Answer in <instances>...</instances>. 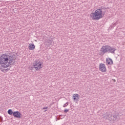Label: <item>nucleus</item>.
Instances as JSON below:
<instances>
[{
	"mask_svg": "<svg viewBox=\"0 0 125 125\" xmlns=\"http://www.w3.org/2000/svg\"><path fill=\"white\" fill-rule=\"evenodd\" d=\"M16 60V58L10 54L5 53L2 54L0 57V70L3 72L5 68H7L10 65H12L15 62ZM2 68H4V69Z\"/></svg>",
	"mask_w": 125,
	"mask_h": 125,
	"instance_id": "nucleus-1",
	"label": "nucleus"
},
{
	"mask_svg": "<svg viewBox=\"0 0 125 125\" xmlns=\"http://www.w3.org/2000/svg\"><path fill=\"white\" fill-rule=\"evenodd\" d=\"M102 9H104L103 7H101V9H98L94 13L90 14V17L92 20H99L102 18Z\"/></svg>",
	"mask_w": 125,
	"mask_h": 125,
	"instance_id": "nucleus-2",
	"label": "nucleus"
},
{
	"mask_svg": "<svg viewBox=\"0 0 125 125\" xmlns=\"http://www.w3.org/2000/svg\"><path fill=\"white\" fill-rule=\"evenodd\" d=\"M105 119L111 122V123H115L120 120V117L118 114H114L113 115L112 114H107L104 116Z\"/></svg>",
	"mask_w": 125,
	"mask_h": 125,
	"instance_id": "nucleus-3",
	"label": "nucleus"
},
{
	"mask_svg": "<svg viewBox=\"0 0 125 125\" xmlns=\"http://www.w3.org/2000/svg\"><path fill=\"white\" fill-rule=\"evenodd\" d=\"M33 67L35 68V70L39 71L42 69V63L40 61H35L33 63Z\"/></svg>",
	"mask_w": 125,
	"mask_h": 125,
	"instance_id": "nucleus-4",
	"label": "nucleus"
},
{
	"mask_svg": "<svg viewBox=\"0 0 125 125\" xmlns=\"http://www.w3.org/2000/svg\"><path fill=\"white\" fill-rule=\"evenodd\" d=\"M108 47L109 45H105V46H103L102 48L100 49V55H104L105 53H107V52H108Z\"/></svg>",
	"mask_w": 125,
	"mask_h": 125,
	"instance_id": "nucleus-5",
	"label": "nucleus"
},
{
	"mask_svg": "<svg viewBox=\"0 0 125 125\" xmlns=\"http://www.w3.org/2000/svg\"><path fill=\"white\" fill-rule=\"evenodd\" d=\"M73 101L76 103H78L80 100V95L78 94H74L73 96Z\"/></svg>",
	"mask_w": 125,
	"mask_h": 125,
	"instance_id": "nucleus-6",
	"label": "nucleus"
},
{
	"mask_svg": "<svg viewBox=\"0 0 125 125\" xmlns=\"http://www.w3.org/2000/svg\"><path fill=\"white\" fill-rule=\"evenodd\" d=\"M117 50V49L115 47H111L108 45V53H111L112 54H115V51Z\"/></svg>",
	"mask_w": 125,
	"mask_h": 125,
	"instance_id": "nucleus-7",
	"label": "nucleus"
},
{
	"mask_svg": "<svg viewBox=\"0 0 125 125\" xmlns=\"http://www.w3.org/2000/svg\"><path fill=\"white\" fill-rule=\"evenodd\" d=\"M99 70L102 72H106V66L104 63H101L99 65Z\"/></svg>",
	"mask_w": 125,
	"mask_h": 125,
	"instance_id": "nucleus-8",
	"label": "nucleus"
},
{
	"mask_svg": "<svg viewBox=\"0 0 125 125\" xmlns=\"http://www.w3.org/2000/svg\"><path fill=\"white\" fill-rule=\"evenodd\" d=\"M13 115L15 118H21V113L19 111L14 112Z\"/></svg>",
	"mask_w": 125,
	"mask_h": 125,
	"instance_id": "nucleus-9",
	"label": "nucleus"
},
{
	"mask_svg": "<svg viewBox=\"0 0 125 125\" xmlns=\"http://www.w3.org/2000/svg\"><path fill=\"white\" fill-rule=\"evenodd\" d=\"M46 42L49 46H50V45H52V44H53V40L46 39Z\"/></svg>",
	"mask_w": 125,
	"mask_h": 125,
	"instance_id": "nucleus-10",
	"label": "nucleus"
},
{
	"mask_svg": "<svg viewBox=\"0 0 125 125\" xmlns=\"http://www.w3.org/2000/svg\"><path fill=\"white\" fill-rule=\"evenodd\" d=\"M106 61V64H108V65H113V60L111 58H107Z\"/></svg>",
	"mask_w": 125,
	"mask_h": 125,
	"instance_id": "nucleus-11",
	"label": "nucleus"
},
{
	"mask_svg": "<svg viewBox=\"0 0 125 125\" xmlns=\"http://www.w3.org/2000/svg\"><path fill=\"white\" fill-rule=\"evenodd\" d=\"M30 50H34L35 49V45L33 43H30L28 46Z\"/></svg>",
	"mask_w": 125,
	"mask_h": 125,
	"instance_id": "nucleus-12",
	"label": "nucleus"
},
{
	"mask_svg": "<svg viewBox=\"0 0 125 125\" xmlns=\"http://www.w3.org/2000/svg\"><path fill=\"white\" fill-rule=\"evenodd\" d=\"M13 111H12V110L11 109H9L8 110V114H9V115H13Z\"/></svg>",
	"mask_w": 125,
	"mask_h": 125,
	"instance_id": "nucleus-13",
	"label": "nucleus"
},
{
	"mask_svg": "<svg viewBox=\"0 0 125 125\" xmlns=\"http://www.w3.org/2000/svg\"><path fill=\"white\" fill-rule=\"evenodd\" d=\"M68 105H69V103L67 102V103H65V104H63V107L64 108H65V107H67V106H68Z\"/></svg>",
	"mask_w": 125,
	"mask_h": 125,
	"instance_id": "nucleus-14",
	"label": "nucleus"
},
{
	"mask_svg": "<svg viewBox=\"0 0 125 125\" xmlns=\"http://www.w3.org/2000/svg\"><path fill=\"white\" fill-rule=\"evenodd\" d=\"M64 113H68L69 112V109H65L64 110Z\"/></svg>",
	"mask_w": 125,
	"mask_h": 125,
	"instance_id": "nucleus-15",
	"label": "nucleus"
},
{
	"mask_svg": "<svg viewBox=\"0 0 125 125\" xmlns=\"http://www.w3.org/2000/svg\"><path fill=\"white\" fill-rule=\"evenodd\" d=\"M116 23H114L113 25V27H115V26H116Z\"/></svg>",
	"mask_w": 125,
	"mask_h": 125,
	"instance_id": "nucleus-16",
	"label": "nucleus"
},
{
	"mask_svg": "<svg viewBox=\"0 0 125 125\" xmlns=\"http://www.w3.org/2000/svg\"><path fill=\"white\" fill-rule=\"evenodd\" d=\"M47 108H48L47 107H44L43 108V109L44 110V109H47Z\"/></svg>",
	"mask_w": 125,
	"mask_h": 125,
	"instance_id": "nucleus-17",
	"label": "nucleus"
},
{
	"mask_svg": "<svg viewBox=\"0 0 125 125\" xmlns=\"http://www.w3.org/2000/svg\"><path fill=\"white\" fill-rule=\"evenodd\" d=\"M114 82H116V80H114Z\"/></svg>",
	"mask_w": 125,
	"mask_h": 125,
	"instance_id": "nucleus-18",
	"label": "nucleus"
},
{
	"mask_svg": "<svg viewBox=\"0 0 125 125\" xmlns=\"http://www.w3.org/2000/svg\"><path fill=\"white\" fill-rule=\"evenodd\" d=\"M45 112H46V110H45Z\"/></svg>",
	"mask_w": 125,
	"mask_h": 125,
	"instance_id": "nucleus-19",
	"label": "nucleus"
}]
</instances>
